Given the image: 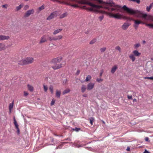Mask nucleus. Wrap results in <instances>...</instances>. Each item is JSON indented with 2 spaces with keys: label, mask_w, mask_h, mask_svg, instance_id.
<instances>
[{
  "label": "nucleus",
  "mask_w": 153,
  "mask_h": 153,
  "mask_svg": "<svg viewBox=\"0 0 153 153\" xmlns=\"http://www.w3.org/2000/svg\"><path fill=\"white\" fill-rule=\"evenodd\" d=\"M80 4L88 5L91 7L87 8L85 6H83L85 9H88L90 11H95L102 7V6L97 5L94 4L93 2L97 1L100 4H102L105 9L104 13L109 16L110 17L117 19H120L122 18V16L119 13L114 14L115 12L119 11L120 7L118 5H115L114 3L112 1L109 2H103L102 0H71Z\"/></svg>",
  "instance_id": "1"
},
{
  "label": "nucleus",
  "mask_w": 153,
  "mask_h": 153,
  "mask_svg": "<svg viewBox=\"0 0 153 153\" xmlns=\"http://www.w3.org/2000/svg\"><path fill=\"white\" fill-rule=\"evenodd\" d=\"M62 60V58L61 57H58L52 59L50 62L52 68L53 70H56L62 67V64L60 63Z\"/></svg>",
  "instance_id": "2"
},
{
  "label": "nucleus",
  "mask_w": 153,
  "mask_h": 153,
  "mask_svg": "<svg viewBox=\"0 0 153 153\" xmlns=\"http://www.w3.org/2000/svg\"><path fill=\"white\" fill-rule=\"evenodd\" d=\"M122 8L124 10L126 11L128 13L131 15L135 14L136 16L137 17H139L140 16V15H142V17L143 18H146L147 17V19H148V16H147L146 14H143L138 10H134L132 9H129L126 5L123 6Z\"/></svg>",
  "instance_id": "3"
},
{
  "label": "nucleus",
  "mask_w": 153,
  "mask_h": 153,
  "mask_svg": "<svg viewBox=\"0 0 153 153\" xmlns=\"http://www.w3.org/2000/svg\"><path fill=\"white\" fill-rule=\"evenodd\" d=\"M34 61L33 58L32 57H27L19 61L18 63L21 65L30 64Z\"/></svg>",
  "instance_id": "4"
},
{
  "label": "nucleus",
  "mask_w": 153,
  "mask_h": 153,
  "mask_svg": "<svg viewBox=\"0 0 153 153\" xmlns=\"http://www.w3.org/2000/svg\"><path fill=\"white\" fill-rule=\"evenodd\" d=\"M132 53L129 56V57L132 62H134L136 59L135 56H139L141 53L137 50L133 51Z\"/></svg>",
  "instance_id": "5"
},
{
  "label": "nucleus",
  "mask_w": 153,
  "mask_h": 153,
  "mask_svg": "<svg viewBox=\"0 0 153 153\" xmlns=\"http://www.w3.org/2000/svg\"><path fill=\"white\" fill-rule=\"evenodd\" d=\"M45 81L47 83H52L53 81L51 75H49L46 76L45 79Z\"/></svg>",
  "instance_id": "6"
},
{
  "label": "nucleus",
  "mask_w": 153,
  "mask_h": 153,
  "mask_svg": "<svg viewBox=\"0 0 153 153\" xmlns=\"http://www.w3.org/2000/svg\"><path fill=\"white\" fill-rule=\"evenodd\" d=\"M57 16V12H54L51 13V15L47 18V20H50Z\"/></svg>",
  "instance_id": "7"
},
{
  "label": "nucleus",
  "mask_w": 153,
  "mask_h": 153,
  "mask_svg": "<svg viewBox=\"0 0 153 153\" xmlns=\"http://www.w3.org/2000/svg\"><path fill=\"white\" fill-rule=\"evenodd\" d=\"M48 37V35H44L42 36L41 38L39 43L41 44L47 41Z\"/></svg>",
  "instance_id": "8"
},
{
  "label": "nucleus",
  "mask_w": 153,
  "mask_h": 153,
  "mask_svg": "<svg viewBox=\"0 0 153 153\" xmlns=\"http://www.w3.org/2000/svg\"><path fill=\"white\" fill-rule=\"evenodd\" d=\"M134 27H135V28L136 29L138 27V25L140 24H144V23L143 22H142L138 20H134Z\"/></svg>",
  "instance_id": "9"
},
{
  "label": "nucleus",
  "mask_w": 153,
  "mask_h": 153,
  "mask_svg": "<svg viewBox=\"0 0 153 153\" xmlns=\"http://www.w3.org/2000/svg\"><path fill=\"white\" fill-rule=\"evenodd\" d=\"M34 12V11L33 10H29L27 11L26 13H25L24 17H27L29 16L31 14L33 13Z\"/></svg>",
  "instance_id": "10"
},
{
  "label": "nucleus",
  "mask_w": 153,
  "mask_h": 153,
  "mask_svg": "<svg viewBox=\"0 0 153 153\" xmlns=\"http://www.w3.org/2000/svg\"><path fill=\"white\" fill-rule=\"evenodd\" d=\"M130 25V24L128 23H124L121 26V28L124 30H126Z\"/></svg>",
  "instance_id": "11"
},
{
  "label": "nucleus",
  "mask_w": 153,
  "mask_h": 153,
  "mask_svg": "<svg viewBox=\"0 0 153 153\" xmlns=\"http://www.w3.org/2000/svg\"><path fill=\"white\" fill-rule=\"evenodd\" d=\"M10 38L9 36H7L4 35H0V41L4 40H7Z\"/></svg>",
  "instance_id": "12"
},
{
  "label": "nucleus",
  "mask_w": 153,
  "mask_h": 153,
  "mask_svg": "<svg viewBox=\"0 0 153 153\" xmlns=\"http://www.w3.org/2000/svg\"><path fill=\"white\" fill-rule=\"evenodd\" d=\"M6 47L3 43H0V51H4L6 50Z\"/></svg>",
  "instance_id": "13"
},
{
  "label": "nucleus",
  "mask_w": 153,
  "mask_h": 153,
  "mask_svg": "<svg viewBox=\"0 0 153 153\" xmlns=\"http://www.w3.org/2000/svg\"><path fill=\"white\" fill-rule=\"evenodd\" d=\"M117 68V65H114L112 68L111 70V72L112 74L114 73Z\"/></svg>",
  "instance_id": "14"
},
{
  "label": "nucleus",
  "mask_w": 153,
  "mask_h": 153,
  "mask_svg": "<svg viewBox=\"0 0 153 153\" xmlns=\"http://www.w3.org/2000/svg\"><path fill=\"white\" fill-rule=\"evenodd\" d=\"M13 104H14L13 101L12 103H10L9 104V109L10 113L11 112V110L13 109Z\"/></svg>",
  "instance_id": "15"
},
{
  "label": "nucleus",
  "mask_w": 153,
  "mask_h": 153,
  "mask_svg": "<svg viewBox=\"0 0 153 153\" xmlns=\"http://www.w3.org/2000/svg\"><path fill=\"white\" fill-rule=\"evenodd\" d=\"M62 29H58L56 30L53 32V33L54 35H56L60 32L62 31Z\"/></svg>",
  "instance_id": "16"
},
{
  "label": "nucleus",
  "mask_w": 153,
  "mask_h": 153,
  "mask_svg": "<svg viewBox=\"0 0 153 153\" xmlns=\"http://www.w3.org/2000/svg\"><path fill=\"white\" fill-rule=\"evenodd\" d=\"M23 5L21 4L18 6L17 7H16V11H19L20 10L21 8L23 7Z\"/></svg>",
  "instance_id": "17"
},
{
  "label": "nucleus",
  "mask_w": 153,
  "mask_h": 153,
  "mask_svg": "<svg viewBox=\"0 0 153 153\" xmlns=\"http://www.w3.org/2000/svg\"><path fill=\"white\" fill-rule=\"evenodd\" d=\"M140 46V44L139 43H138L134 45V47L135 49H137Z\"/></svg>",
  "instance_id": "18"
},
{
  "label": "nucleus",
  "mask_w": 153,
  "mask_h": 153,
  "mask_svg": "<svg viewBox=\"0 0 153 153\" xmlns=\"http://www.w3.org/2000/svg\"><path fill=\"white\" fill-rule=\"evenodd\" d=\"M61 92L60 91L57 90L56 91V96L58 98H59L60 96Z\"/></svg>",
  "instance_id": "19"
},
{
  "label": "nucleus",
  "mask_w": 153,
  "mask_h": 153,
  "mask_svg": "<svg viewBox=\"0 0 153 153\" xmlns=\"http://www.w3.org/2000/svg\"><path fill=\"white\" fill-rule=\"evenodd\" d=\"M90 122L91 125H93V123L94 121V117H91L89 118Z\"/></svg>",
  "instance_id": "20"
},
{
  "label": "nucleus",
  "mask_w": 153,
  "mask_h": 153,
  "mask_svg": "<svg viewBox=\"0 0 153 153\" xmlns=\"http://www.w3.org/2000/svg\"><path fill=\"white\" fill-rule=\"evenodd\" d=\"M91 78V77L90 75H88L85 80V81L87 82L89 81Z\"/></svg>",
  "instance_id": "21"
},
{
  "label": "nucleus",
  "mask_w": 153,
  "mask_h": 153,
  "mask_svg": "<svg viewBox=\"0 0 153 153\" xmlns=\"http://www.w3.org/2000/svg\"><path fill=\"white\" fill-rule=\"evenodd\" d=\"M96 42V39H92L89 42V44L90 45H92Z\"/></svg>",
  "instance_id": "22"
},
{
  "label": "nucleus",
  "mask_w": 153,
  "mask_h": 153,
  "mask_svg": "<svg viewBox=\"0 0 153 153\" xmlns=\"http://www.w3.org/2000/svg\"><path fill=\"white\" fill-rule=\"evenodd\" d=\"M148 20H150L153 22V16L148 15Z\"/></svg>",
  "instance_id": "23"
},
{
  "label": "nucleus",
  "mask_w": 153,
  "mask_h": 153,
  "mask_svg": "<svg viewBox=\"0 0 153 153\" xmlns=\"http://www.w3.org/2000/svg\"><path fill=\"white\" fill-rule=\"evenodd\" d=\"M45 8V5L44 4H43L42 6H41L40 7H39L38 8V10L39 11H41Z\"/></svg>",
  "instance_id": "24"
},
{
  "label": "nucleus",
  "mask_w": 153,
  "mask_h": 153,
  "mask_svg": "<svg viewBox=\"0 0 153 153\" xmlns=\"http://www.w3.org/2000/svg\"><path fill=\"white\" fill-rule=\"evenodd\" d=\"M62 35H59L56 36V40H60L62 39Z\"/></svg>",
  "instance_id": "25"
},
{
  "label": "nucleus",
  "mask_w": 153,
  "mask_h": 153,
  "mask_svg": "<svg viewBox=\"0 0 153 153\" xmlns=\"http://www.w3.org/2000/svg\"><path fill=\"white\" fill-rule=\"evenodd\" d=\"M67 15V13H65L62 14L60 16V18L61 19L63 18L64 17H65Z\"/></svg>",
  "instance_id": "26"
},
{
  "label": "nucleus",
  "mask_w": 153,
  "mask_h": 153,
  "mask_svg": "<svg viewBox=\"0 0 153 153\" xmlns=\"http://www.w3.org/2000/svg\"><path fill=\"white\" fill-rule=\"evenodd\" d=\"M115 49L118 50L120 52H121V49L120 47L119 46H117L115 47Z\"/></svg>",
  "instance_id": "27"
},
{
  "label": "nucleus",
  "mask_w": 153,
  "mask_h": 153,
  "mask_svg": "<svg viewBox=\"0 0 153 153\" xmlns=\"http://www.w3.org/2000/svg\"><path fill=\"white\" fill-rule=\"evenodd\" d=\"M124 18L126 19H128V20H130V21H134V19L132 18H130L129 17H124Z\"/></svg>",
  "instance_id": "28"
},
{
  "label": "nucleus",
  "mask_w": 153,
  "mask_h": 153,
  "mask_svg": "<svg viewBox=\"0 0 153 153\" xmlns=\"http://www.w3.org/2000/svg\"><path fill=\"white\" fill-rule=\"evenodd\" d=\"M28 89L30 91L32 92L33 90V87H28Z\"/></svg>",
  "instance_id": "29"
},
{
  "label": "nucleus",
  "mask_w": 153,
  "mask_h": 153,
  "mask_svg": "<svg viewBox=\"0 0 153 153\" xmlns=\"http://www.w3.org/2000/svg\"><path fill=\"white\" fill-rule=\"evenodd\" d=\"M106 50V48L105 47H103L100 49V51L101 52H103L105 51Z\"/></svg>",
  "instance_id": "30"
},
{
  "label": "nucleus",
  "mask_w": 153,
  "mask_h": 153,
  "mask_svg": "<svg viewBox=\"0 0 153 153\" xmlns=\"http://www.w3.org/2000/svg\"><path fill=\"white\" fill-rule=\"evenodd\" d=\"M145 25L147 26H148L150 28H152V24H147V23H145Z\"/></svg>",
  "instance_id": "31"
},
{
  "label": "nucleus",
  "mask_w": 153,
  "mask_h": 153,
  "mask_svg": "<svg viewBox=\"0 0 153 153\" xmlns=\"http://www.w3.org/2000/svg\"><path fill=\"white\" fill-rule=\"evenodd\" d=\"M152 7L150 5L149 6L147 7L146 8V10L148 12H149Z\"/></svg>",
  "instance_id": "32"
},
{
  "label": "nucleus",
  "mask_w": 153,
  "mask_h": 153,
  "mask_svg": "<svg viewBox=\"0 0 153 153\" xmlns=\"http://www.w3.org/2000/svg\"><path fill=\"white\" fill-rule=\"evenodd\" d=\"M14 123L16 128H19V126L17 123L16 121H15V122H14Z\"/></svg>",
  "instance_id": "33"
},
{
  "label": "nucleus",
  "mask_w": 153,
  "mask_h": 153,
  "mask_svg": "<svg viewBox=\"0 0 153 153\" xmlns=\"http://www.w3.org/2000/svg\"><path fill=\"white\" fill-rule=\"evenodd\" d=\"M104 17L103 16H99V19L100 20V21H101L103 20V19L104 18Z\"/></svg>",
  "instance_id": "34"
},
{
  "label": "nucleus",
  "mask_w": 153,
  "mask_h": 153,
  "mask_svg": "<svg viewBox=\"0 0 153 153\" xmlns=\"http://www.w3.org/2000/svg\"><path fill=\"white\" fill-rule=\"evenodd\" d=\"M102 80L103 79L101 78H97V81L98 82H102Z\"/></svg>",
  "instance_id": "35"
},
{
  "label": "nucleus",
  "mask_w": 153,
  "mask_h": 153,
  "mask_svg": "<svg viewBox=\"0 0 153 153\" xmlns=\"http://www.w3.org/2000/svg\"><path fill=\"white\" fill-rule=\"evenodd\" d=\"M144 79H148L152 80L153 79V76L152 77H144Z\"/></svg>",
  "instance_id": "36"
},
{
  "label": "nucleus",
  "mask_w": 153,
  "mask_h": 153,
  "mask_svg": "<svg viewBox=\"0 0 153 153\" xmlns=\"http://www.w3.org/2000/svg\"><path fill=\"white\" fill-rule=\"evenodd\" d=\"M86 89V88H85V87H82V92H84L85 91Z\"/></svg>",
  "instance_id": "37"
},
{
  "label": "nucleus",
  "mask_w": 153,
  "mask_h": 153,
  "mask_svg": "<svg viewBox=\"0 0 153 153\" xmlns=\"http://www.w3.org/2000/svg\"><path fill=\"white\" fill-rule=\"evenodd\" d=\"M133 1L136 2L137 4H139L140 2V0H133Z\"/></svg>",
  "instance_id": "38"
},
{
  "label": "nucleus",
  "mask_w": 153,
  "mask_h": 153,
  "mask_svg": "<svg viewBox=\"0 0 153 153\" xmlns=\"http://www.w3.org/2000/svg\"><path fill=\"white\" fill-rule=\"evenodd\" d=\"M80 128H76L74 129H73L75 131H79V130H80Z\"/></svg>",
  "instance_id": "39"
},
{
  "label": "nucleus",
  "mask_w": 153,
  "mask_h": 153,
  "mask_svg": "<svg viewBox=\"0 0 153 153\" xmlns=\"http://www.w3.org/2000/svg\"><path fill=\"white\" fill-rule=\"evenodd\" d=\"M103 72V69H102L100 72V76L101 77L102 75V74Z\"/></svg>",
  "instance_id": "40"
},
{
  "label": "nucleus",
  "mask_w": 153,
  "mask_h": 153,
  "mask_svg": "<svg viewBox=\"0 0 153 153\" xmlns=\"http://www.w3.org/2000/svg\"><path fill=\"white\" fill-rule=\"evenodd\" d=\"M71 5V6H72V7H73L75 8H76V7H78V6L77 4H73Z\"/></svg>",
  "instance_id": "41"
},
{
  "label": "nucleus",
  "mask_w": 153,
  "mask_h": 153,
  "mask_svg": "<svg viewBox=\"0 0 153 153\" xmlns=\"http://www.w3.org/2000/svg\"><path fill=\"white\" fill-rule=\"evenodd\" d=\"M80 72V71L79 70H77V72L76 73V75H78Z\"/></svg>",
  "instance_id": "42"
},
{
  "label": "nucleus",
  "mask_w": 153,
  "mask_h": 153,
  "mask_svg": "<svg viewBox=\"0 0 153 153\" xmlns=\"http://www.w3.org/2000/svg\"><path fill=\"white\" fill-rule=\"evenodd\" d=\"M127 97L128 99H132V96H129V95H128Z\"/></svg>",
  "instance_id": "43"
},
{
  "label": "nucleus",
  "mask_w": 153,
  "mask_h": 153,
  "mask_svg": "<svg viewBox=\"0 0 153 153\" xmlns=\"http://www.w3.org/2000/svg\"><path fill=\"white\" fill-rule=\"evenodd\" d=\"M93 87H88L87 89L88 90H89L93 89Z\"/></svg>",
  "instance_id": "44"
},
{
  "label": "nucleus",
  "mask_w": 153,
  "mask_h": 153,
  "mask_svg": "<svg viewBox=\"0 0 153 153\" xmlns=\"http://www.w3.org/2000/svg\"><path fill=\"white\" fill-rule=\"evenodd\" d=\"M53 87H50V90L51 93H53Z\"/></svg>",
  "instance_id": "45"
},
{
  "label": "nucleus",
  "mask_w": 153,
  "mask_h": 153,
  "mask_svg": "<svg viewBox=\"0 0 153 153\" xmlns=\"http://www.w3.org/2000/svg\"><path fill=\"white\" fill-rule=\"evenodd\" d=\"M55 101L54 100H53L51 102V105H54V104L55 103Z\"/></svg>",
  "instance_id": "46"
},
{
  "label": "nucleus",
  "mask_w": 153,
  "mask_h": 153,
  "mask_svg": "<svg viewBox=\"0 0 153 153\" xmlns=\"http://www.w3.org/2000/svg\"><path fill=\"white\" fill-rule=\"evenodd\" d=\"M28 95V93L27 92L25 91L24 92V96H27Z\"/></svg>",
  "instance_id": "47"
},
{
  "label": "nucleus",
  "mask_w": 153,
  "mask_h": 153,
  "mask_svg": "<svg viewBox=\"0 0 153 153\" xmlns=\"http://www.w3.org/2000/svg\"><path fill=\"white\" fill-rule=\"evenodd\" d=\"M44 89L45 91H46L48 90V87H44Z\"/></svg>",
  "instance_id": "48"
},
{
  "label": "nucleus",
  "mask_w": 153,
  "mask_h": 153,
  "mask_svg": "<svg viewBox=\"0 0 153 153\" xmlns=\"http://www.w3.org/2000/svg\"><path fill=\"white\" fill-rule=\"evenodd\" d=\"M145 140L146 141H148L149 140V138L148 137H146L145 138Z\"/></svg>",
  "instance_id": "49"
},
{
  "label": "nucleus",
  "mask_w": 153,
  "mask_h": 153,
  "mask_svg": "<svg viewBox=\"0 0 153 153\" xmlns=\"http://www.w3.org/2000/svg\"><path fill=\"white\" fill-rule=\"evenodd\" d=\"M48 38H49V40H50V41H51L53 40L52 38L50 36H49L48 37Z\"/></svg>",
  "instance_id": "50"
},
{
  "label": "nucleus",
  "mask_w": 153,
  "mask_h": 153,
  "mask_svg": "<svg viewBox=\"0 0 153 153\" xmlns=\"http://www.w3.org/2000/svg\"><path fill=\"white\" fill-rule=\"evenodd\" d=\"M143 153H150L149 152L147 151L146 150H145L144 152Z\"/></svg>",
  "instance_id": "51"
},
{
  "label": "nucleus",
  "mask_w": 153,
  "mask_h": 153,
  "mask_svg": "<svg viewBox=\"0 0 153 153\" xmlns=\"http://www.w3.org/2000/svg\"><path fill=\"white\" fill-rule=\"evenodd\" d=\"M94 86V84L93 83H91V85H90V84H89L88 86Z\"/></svg>",
  "instance_id": "52"
},
{
  "label": "nucleus",
  "mask_w": 153,
  "mask_h": 153,
  "mask_svg": "<svg viewBox=\"0 0 153 153\" xmlns=\"http://www.w3.org/2000/svg\"><path fill=\"white\" fill-rule=\"evenodd\" d=\"M2 7H4V8H7L6 4L3 5L2 6Z\"/></svg>",
  "instance_id": "53"
},
{
  "label": "nucleus",
  "mask_w": 153,
  "mask_h": 153,
  "mask_svg": "<svg viewBox=\"0 0 153 153\" xmlns=\"http://www.w3.org/2000/svg\"><path fill=\"white\" fill-rule=\"evenodd\" d=\"M17 130V132L18 133H19V128H16Z\"/></svg>",
  "instance_id": "54"
},
{
  "label": "nucleus",
  "mask_w": 153,
  "mask_h": 153,
  "mask_svg": "<svg viewBox=\"0 0 153 153\" xmlns=\"http://www.w3.org/2000/svg\"><path fill=\"white\" fill-rule=\"evenodd\" d=\"M52 39L53 40L56 41V36L54 37H52Z\"/></svg>",
  "instance_id": "55"
},
{
  "label": "nucleus",
  "mask_w": 153,
  "mask_h": 153,
  "mask_svg": "<svg viewBox=\"0 0 153 153\" xmlns=\"http://www.w3.org/2000/svg\"><path fill=\"white\" fill-rule=\"evenodd\" d=\"M87 95L86 94H84L83 95V96L84 97H87Z\"/></svg>",
  "instance_id": "56"
},
{
  "label": "nucleus",
  "mask_w": 153,
  "mask_h": 153,
  "mask_svg": "<svg viewBox=\"0 0 153 153\" xmlns=\"http://www.w3.org/2000/svg\"><path fill=\"white\" fill-rule=\"evenodd\" d=\"M150 5L152 7L153 6V2H152V3H151L150 4Z\"/></svg>",
  "instance_id": "57"
},
{
  "label": "nucleus",
  "mask_w": 153,
  "mask_h": 153,
  "mask_svg": "<svg viewBox=\"0 0 153 153\" xmlns=\"http://www.w3.org/2000/svg\"><path fill=\"white\" fill-rule=\"evenodd\" d=\"M67 140H68V143H69L68 141H71V140L70 139V138L69 139L68 138Z\"/></svg>",
  "instance_id": "58"
},
{
  "label": "nucleus",
  "mask_w": 153,
  "mask_h": 153,
  "mask_svg": "<svg viewBox=\"0 0 153 153\" xmlns=\"http://www.w3.org/2000/svg\"><path fill=\"white\" fill-rule=\"evenodd\" d=\"M133 101L134 102H137V100L135 99H134V100H133Z\"/></svg>",
  "instance_id": "59"
},
{
  "label": "nucleus",
  "mask_w": 153,
  "mask_h": 153,
  "mask_svg": "<svg viewBox=\"0 0 153 153\" xmlns=\"http://www.w3.org/2000/svg\"><path fill=\"white\" fill-rule=\"evenodd\" d=\"M67 93V92L66 90H65L64 92H63V94H65Z\"/></svg>",
  "instance_id": "60"
},
{
  "label": "nucleus",
  "mask_w": 153,
  "mask_h": 153,
  "mask_svg": "<svg viewBox=\"0 0 153 153\" xmlns=\"http://www.w3.org/2000/svg\"><path fill=\"white\" fill-rule=\"evenodd\" d=\"M13 45V44H10V45H9L8 46L9 47H10L12 45Z\"/></svg>",
  "instance_id": "61"
},
{
  "label": "nucleus",
  "mask_w": 153,
  "mask_h": 153,
  "mask_svg": "<svg viewBox=\"0 0 153 153\" xmlns=\"http://www.w3.org/2000/svg\"><path fill=\"white\" fill-rule=\"evenodd\" d=\"M127 150L128 151H129L130 150V148H128L127 149Z\"/></svg>",
  "instance_id": "62"
},
{
  "label": "nucleus",
  "mask_w": 153,
  "mask_h": 153,
  "mask_svg": "<svg viewBox=\"0 0 153 153\" xmlns=\"http://www.w3.org/2000/svg\"><path fill=\"white\" fill-rule=\"evenodd\" d=\"M13 120H14V122H15V121H16V120H15V117H14Z\"/></svg>",
  "instance_id": "63"
},
{
  "label": "nucleus",
  "mask_w": 153,
  "mask_h": 153,
  "mask_svg": "<svg viewBox=\"0 0 153 153\" xmlns=\"http://www.w3.org/2000/svg\"><path fill=\"white\" fill-rule=\"evenodd\" d=\"M25 7H26V8H28V6L27 5H26L25 6Z\"/></svg>",
  "instance_id": "64"
}]
</instances>
